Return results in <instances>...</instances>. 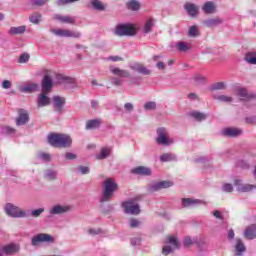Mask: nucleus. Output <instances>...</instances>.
Returning <instances> with one entry per match:
<instances>
[{
	"label": "nucleus",
	"instance_id": "nucleus-1",
	"mask_svg": "<svg viewBox=\"0 0 256 256\" xmlns=\"http://www.w3.org/2000/svg\"><path fill=\"white\" fill-rule=\"evenodd\" d=\"M53 89V77H51V70H46V74L42 79V93L38 96L37 107H47L51 105V98L47 96Z\"/></svg>",
	"mask_w": 256,
	"mask_h": 256
},
{
	"label": "nucleus",
	"instance_id": "nucleus-2",
	"mask_svg": "<svg viewBox=\"0 0 256 256\" xmlns=\"http://www.w3.org/2000/svg\"><path fill=\"white\" fill-rule=\"evenodd\" d=\"M47 139L52 147L67 149L73 145V139L68 134L51 133Z\"/></svg>",
	"mask_w": 256,
	"mask_h": 256
},
{
	"label": "nucleus",
	"instance_id": "nucleus-3",
	"mask_svg": "<svg viewBox=\"0 0 256 256\" xmlns=\"http://www.w3.org/2000/svg\"><path fill=\"white\" fill-rule=\"evenodd\" d=\"M119 189V185L115 182L113 178H107L103 182L102 197L100 198V203H107L110 199H113L115 191Z\"/></svg>",
	"mask_w": 256,
	"mask_h": 256
},
{
	"label": "nucleus",
	"instance_id": "nucleus-4",
	"mask_svg": "<svg viewBox=\"0 0 256 256\" xmlns=\"http://www.w3.org/2000/svg\"><path fill=\"white\" fill-rule=\"evenodd\" d=\"M114 33L118 37H133V35H136L137 30H135L132 24H118Z\"/></svg>",
	"mask_w": 256,
	"mask_h": 256
},
{
	"label": "nucleus",
	"instance_id": "nucleus-5",
	"mask_svg": "<svg viewBox=\"0 0 256 256\" xmlns=\"http://www.w3.org/2000/svg\"><path fill=\"white\" fill-rule=\"evenodd\" d=\"M157 138L156 143L158 145H163L164 147H169V145H173L175 140L173 138H169V131L166 128H158L157 129Z\"/></svg>",
	"mask_w": 256,
	"mask_h": 256
},
{
	"label": "nucleus",
	"instance_id": "nucleus-6",
	"mask_svg": "<svg viewBox=\"0 0 256 256\" xmlns=\"http://www.w3.org/2000/svg\"><path fill=\"white\" fill-rule=\"evenodd\" d=\"M4 209H5V213L9 217H13L14 219H21L23 217H27V213L25 212V210H22L21 208H19L18 206H15L12 203H7Z\"/></svg>",
	"mask_w": 256,
	"mask_h": 256
},
{
	"label": "nucleus",
	"instance_id": "nucleus-7",
	"mask_svg": "<svg viewBox=\"0 0 256 256\" xmlns=\"http://www.w3.org/2000/svg\"><path fill=\"white\" fill-rule=\"evenodd\" d=\"M121 207L124 209L126 215H139L141 213V208L134 199L122 202Z\"/></svg>",
	"mask_w": 256,
	"mask_h": 256
},
{
	"label": "nucleus",
	"instance_id": "nucleus-8",
	"mask_svg": "<svg viewBox=\"0 0 256 256\" xmlns=\"http://www.w3.org/2000/svg\"><path fill=\"white\" fill-rule=\"evenodd\" d=\"M50 33H53V35H56V37H71L72 39H80L81 38V32L79 31H71L69 29H50Z\"/></svg>",
	"mask_w": 256,
	"mask_h": 256
},
{
	"label": "nucleus",
	"instance_id": "nucleus-9",
	"mask_svg": "<svg viewBox=\"0 0 256 256\" xmlns=\"http://www.w3.org/2000/svg\"><path fill=\"white\" fill-rule=\"evenodd\" d=\"M40 243H55V238L51 234L40 233L32 237L31 246L37 247Z\"/></svg>",
	"mask_w": 256,
	"mask_h": 256
},
{
	"label": "nucleus",
	"instance_id": "nucleus-10",
	"mask_svg": "<svg viewBox=\"0 0 256 256\" xmlns=\"http://www.w3.org/2000/svg\"><path fill=\"white\" fill-rule=\"evenodd\" d=\"M166 246L163 247L162 253L163 255H169L170 253H173L174 249L179 248V240L175 236H169L166 239ZM171 245V246H169Z\"/></svg>",
	"mask_w": 256,
	"mask_h": 256
},
{
	"label": "nucleus",
	"instance_id": "nucleus-11",
	"mask_svg": "<svg viewBox=\"0 0 256 256\" xmlns=\"http://www.w3.org/2000/svg\"><path fill=\"white\" fill-rule=\"evenodd\" d=\"M52 19L53 21H58V23H63L66 25H75V23L77 22L75 16L71 15L54 14Z\"/></svg>",
	"mask_w": 256,
	"mask_h": 256
},
{
	"label": "nucleus",
	"instance_id": "nucleus-12",
	"mask_svg": "<svg viewBox=\"0 0 256 256\" xmlns=\"http://www.w3.org/2000/svg\"><path fill=\"white\" fill-rule=\"evenodd\" d=\"M71 209H73V208L69 205L57 204V205L52 206L49 209V215H51V216L64 215V213H69V211H71Z\"/></svg>",
	"mask_w": 256,
	"mask_h": 256
},
{
	"label": "nucleus",
	"instance_id": "nucleus-13",
	"mask_svg": "<svg viewBox=\"0 0 256 256\" xmlns=\"http://www.w3.org/2000/svg\"><path fill=\"white\" fill-rule=\"evenodd\" d=\"M26 123H29V112L24 109H19L18 117L16 118V125L21 127V125H26Z\"/></svg>",
	"mask_w": 256,
	"mask_h": 256
},
{
	"label": "nucleus",
	"instance_id": "nucleus-14",
	"mask_svg": "<svg viewBox=\"0 0 256 256\" xmlns=\"http://www.w3.org/2000/svg\"><path fill=\"white\" fill-rule=\"evenodd\" d=\"M184 10L189 17H197V15H199V6L191 2H186L184 4Z\"/></svg>",
	"mask_w": 256,
	"mask_h": 256
},
{
	"label": "nucleus",
	"instance_id": "nucleus-15",
	"mask_svg": "<svg viewBox=\"0 0 256 256\" xmlns=\"http://www.w3.org/2000/svg\"><path fill=\"white\" fill-rule=\"evenodd\" d=\"M236 95L240 97L242 101H251V99H256V94L247 92V89L245 88H238Z\"/></svg>",
	"mask_w": 256,
	"mask_h": 256
},
{
	"label": "nucleus",
	"instance_id": "nucleus-16",
	"mask_svg": "<svg viewBox=\"0 0 256 256\" xmlns=\"http://www.w3.org/2000/svg\"><path fill=\"white\" fill-rule=\"evenodd\" d=\"M244 238L248 241H253V239H256V224L249 225L244 230Z\"/></svg>",
	"mask_w": 256,
	"mask_h": 256
},
{
	"label": "nucleus",
	"instance_id": "nucleus-17",
	"mask_svg": "<svg viewBox=\"0 0 256 256\" xmlns=\"http://www.w3.org/2000/svg\"><path fill=\"white\" fill-rule=\"evenodd\" d=\"M131 173H133V175H141L142 177H149L151 176L152 171L150 168L146 166H138L136 168H133L131 170Z\"/></svg>",
	"mask_w": 256,
	"mask_h": 256
},
{
	"label": "nucleus",
	"instance_id": "nucleus-18",
	"mask_svg": "<svg viewBox=\"0 0 256 256\" xmlns=\"http://www.w3.org/2000/svg\"><path fill=\"white\" fill-rule=\"evenodd\" d=\"M222 135L224 137H239L240 135H243V130L239 128H225L222 130Z\"/></svg>",
	"mask_w": 256,
	"mask_h": 256
},
{
	"label": "nucleus",
	"instance_id": "nucleus-19",
	"mask_svg": "<svg viewBox=\"0 0 256 256\" xmlns=\"http://www.w3.org/2000/svg\"><path fill=\"white\" fill-rule=\"evenodd\" d=\"M2 254H6V255H15V253L19 252V245L18 244H8L5 246H2L1 248Z\"/></svg>",
	"mask_w": 256,
	"mask_h": 256
},
{
	"label": "nucleus",
	"instance_id": "nucleus-20",
	"mask_svg": "<svg viewBox=\"0 0 256 256\" xmlns=\"http://www.w3.org/2000/svg\"><path fill=\"white\" fill-rule=\"evenodd\" d=\"M235 249V255L236 256H243L245 252L247 251V247L245 246V243L241 238L236 239V244L234 246Z\"/></svg>",
	"mask_w": 256,
	"mask_h": 256
},
{
	"label": "nucleus",
	"instance_id": "nucleus-21",
	"mask_svg": "<svg viewBox=\"0 0 256 256\" xmlns=\"http://www.w3.org/2000/svg\"><path fill=\"white\" fill-rule=\"evenodd\" d=\"M53 101L55 111L61 113V111H63V107H65V97L54 96Z\"/></svg>",
	"mask_w": 256,
	"mask_h": 256
},
{
	"label": "nucleus",
	"instance_id": "nucleus-22",
	"mask_svg": "<svg viewBox=\"0 0 256 256\" xmlns=\"http://www.w3.org/2000/svg\"><path fill=\"white\" fill-rule=\"evenodd\" d=\"M183 207H195V205H205V201L192 198L182 199Z\"/></svg>",
	"mask_w": 256,
	"mask_h": 256
},
{
	"label": "nucleus",
	"instance_id": "nucleus-23",
	"mask_svg": "<svg viewBox=\"0 0 256 256\" xmlns=\"http://www.w3.org/2000/svg\"><path fill=\"white\" fill-rule=\"evenodd\" d=\"M110 73H112L116 77H121L122 79H127V77L130 76L129 71L114 66L110 67Z\"/></svg>",
	"mask_w": 256,
	"mask_h": 256
},
{
	"label": "nucleus",
	"instance_id": "nucleus-24",
	"mask_svg": "<svg viewBox=\"0 0 256 256\" xmlns=\"http://www.w3.org/2000/svg\"><path fill=\"white\" fill-rule=\"evenodd\" d=\"M110 73H112L116 77H121L122 79H127V77L130 76L129 71L114 66L110 67Z\"/></svg>",
	"mask_w": 256,
	"mask_h": 256
},
{
	"label": "nucleus",
	"instance_id": "nucleus-25",
	"mask_svg": "<svg viewBox=\"0 0 256 256\" xmlns=\"http://www.w3.org/2000/svg\"><path fill=\"white\" fill-rule=\"evenodd\" d=\"M202 11L206 13V15H213L217 11V5L215 2L208 1L202 6Z\"/></svg>",
	"mask_w": 256,
	"mask_h": 256
},
{
	"label": "nucleus",
	"instance_id": "nucleus-26",
	"mask_svg": "<svg viewBox=\"0 0 256 256\" xmlns=\"http://www.w3.org/2000/svg\"><path fill=\"white\" fill-rule=\"evenodd\" d=\"M130 67L133 71H136L141 75H151V70L147 69V67L143 66V64L135 63Z\"/></svg>",
	"mask_w": 256,
	"mask_h": 256
},
{
	"label": "nucleus",
	"instance_id": "nucleus-27",
	"mask_svg": "<svg viewBox=\"0 0 256 256\" xmlns=\"http://www.w3.org/2000/svg\"><path fill=\"white\" fill-rule=\"evenodd\" d=\"M25 31H27V26L22 25V26H12L9 30H8V35L11 36H15V35H23L25 33Z\"/></svg>",
	"mask_w": 256,
	"mask_h": 256
},
{
	"label": "nucleus",
	"instance_id": "nucleus-28",
	"mask_svg": "<svg viewBox=\"0 0 256 256\" xmlns=\"http://www.w3.org/2000/svg\"><path fill=\"white\" fill-rule=\"evenodd\" d=\"M126 9L129 11H139L141 9V2L139 0H128L126 2Z\"/></svg>",
	"mask_w": 256,
	"mask_h": 256
},
{
	"label": "nucleus",
	"instance_id": "nucleus-29",
	"mask_svg": "<svg viewBox=\"0 0 256 256\" xmlns=\"http://www.w3.org/2000/svg\"><path fill=\"white\" fill-rule=\"evenodd\" d=\"M39 89V84L37 83H28L24 87L20 88L22 93H35Z\"/></svg>",
	"mask_w": 256,
	"mask_h": 256
},
{
	"label": "nucleus",
	"instance_id": "nucleus-30",
	"mask_svg": "<svg viewBox=\"0 0 256 256\" xmlns=\"http://www.w3.org/2000/svg\"><path fill=\"white\" fill-rule=\"evenodd\" d=\"M223 24V18H211L204 21L206 27H218V25Z\"/></svg>",
	"mask_w": 256,
	"mask_h": 256
},
{
	"label": "nucleus",
	"instance_id": "nucleus-31",
	"mask_svg": "<svg viewBox=\"0 0 256 256\" xmlns=\"http://www.w3.org/2000/svg\"><path fill=\"white\" fill-rule=\"evenodd\" d=\"M191 43L189 42H178L176 44V50L179 51L180 53H187V51H191Z\"/></svg>",
	"mask_w": 256,
	"mask_h": 256
},
{
	"label": "nucleus",
	"instance_id": "nucleus-32",
	"mask_svg": "<svg viewBox=\"0 0 256 256\" xmlns=\"http://www.w3.org/2000/svg\"><path fill=\"white\" fill-rule=\"evenodd\" d=\"M90 4L95 11H105L107 9V5L104 4L101 0H91Z\"/></svg>",
	"mask_w": 256,
	"mask_h": 256
},
{
	"label": "nucleus",
	"instance_id": "nucleus-33",
	"mask_svg": "<svg viewBox=\"0 0 256 256\" xmlns=\"http://www.w3.org/2000/svg\"><path fill=\"white\" fill-rule=\"evenodd\" d=\"M99 127H101V120L99 119H92L86 122V129L88 131H91L92 129H99Z\"/></svg>",
	"mask_w": 256,
	"mask_h": 256
},
{
	"label": "nucleus",
	"instance_id": "nucleus-34",
	"mask_svg": "<svg viewBox=\"0 0 256 256\" xmlns=\"http://www.w3.org/2000/svg\"><path fill=\"white\" fill-rule=\"evenodd\" d=\"M42 15L39 12H34L29 16L30 23H33V25H39L41 23Z\"/></svg>",
	"mask_w": 256,
	"mask_h": 256
},
{
	"label": "nucleus",
	"instance_id": "nucleus-35",
	"mask_svg": "<svg viewBox=\"0 0 256 256\" xmlns=\"http://www.w3.org/2000/svg\"><path fill=\"white\" fill-rule=\"evenodd\" d=\"M109 155H111V149L102 148L100 153L96 155V159H98V161H102L103 159H107Z\"/></svg>",
	"mask_w": 256,
	"mask_h": 256
},
{
	"label": "nucleus",
	"instance_id": "nucleus-36",
	"mask_svg": "<svg viewBox=\"0 0 256 256\" xmlns=\"http://www.w3.org/2000/svg\"><path fill=\"white\" fill-rule=\"evenodd\" d=\"M190 117H192L196 121H205V119H207V114L198 112V111H194V112L190 113Z\"/></svg>",
	"mask_w": 256,
	"mask_h": 256
},
{
	"label": "nucleus",
	"instance_id": "nucleus-37",
	"mask_svg": "<svg viewBox=\"0 0 256 256\" xmlns=\"http://www.w3.org/2000/svg\"><path fill=\"white\" fill-rule=\"evenodd\" d=\"M214 99L220 103H233V97L227 95H215Z\"/></svg>",
	"mask_w": 256,
	"mask_h": 256
},
{
	"label": "nucleus",
	"instance_id": "nucleus-38",
	"mask_svg": "<svg viewBox=\"0 0 256 256\" xmlns=\"http://www.w3.org/2000/svg\"><path fill=\"white\" fill-rule=\"evenodd\" d=\"M154 23H153V19L149 18L146 23L144 24V28H143V33L147 34V33H151V31H153V27H154Z\"/></svg>",
	"mask_w": 256,
	"mask_h": 256
},
{
	"label": "nucleus",
	"instance_id": "nucleus-39",
	"mask_svg": "<svg viewBox=\"0 0 256 256\" xmlns=\"http://www.w3.org/2000/svg\"><path fill=\"white\" fill-rule=\"evenodd\" d=\"M193 81L196 85H205V83H207V78L201 74H196L193 76Z\"/></svg>",
	"mask_w": 256,
	"mask_h": 256
},
{
	"label": "nucleus",
	"instance_id": "nucleus-40",
	"mask_svg": "<svg viewBox=\"0 0 256 256\" xmlns=\"http://www.w3.org/2000/svg\"><path fill=\"white\" fill-rule=\"evenodd\" d=\"M175 159V154L172 153H165L160 156V161H162V163H167L168 161H175Z\"/></svg>",
	"mask_w": 256,
	"mask_h": 256
},
{
	"label": "nucleus",
	"instance_id": "nucleus-41",
	"mask_svg": "<svg viewBox=\"0 0 256 256\" xmlns=\"http://www.w3.org/2000/svg\"><path fill=\"white\" fill-rule=\"evenodd\" d=\"M45 178L49 181H55V179H57V171L51 169L46 170Z\"/></svg>",
	"mask_w": 256,
	"mask_h": 256
},
{
	"label": "nucleus",
	"instance_id": "nucleus-42",
	"mask_svg": "<svg viewBox=\"0 0 256 256\" xmlns=\"http://www.w3.org/2000/svg\"><path fill=\"white\" fill-rule=\"evenodd\" d=\"M253 189H256V185L244 184L243 187L238 188V191L240 193H249V191H253Z\"/></svg>",
	"mask_w": 256,
	"mask_h": 256
},
{
	"label": "nucleus",
	"instance_id": "nucleus-43",
	"mask_svg": "<svg viewBox=\"0 0 256 256\" xmlns=\"http://www.w3.org/2000/svg\"><path fill=\"white\" fill-rule=\"evenodd\" d=\"M195 243H196L195 238H191L190 236H185L184 237V240H183V246L184 247L189 248V247L195 245Z\"/></svg>",
	"mask_w": 256,
	"mask_h": 256
},
{
	"label": "nucleus",
	"instance_id": "nucleus-44",
	"mask_svg": "<svg viewBox=\"0 0 256 256\" xmlns=\"http://www.w3.org/2000/svg\"><path fill=\"white\" fill-rule=\"evenodd\" d=\"M188 37H199V27L197 26H191L188 30Z\"/></svg>",
	"mask_w": 256,
	"mask_h": 256
},
{
	"label": "nucleus",
	"instance_id": "nucleus-45",
	"mask_svg": "<svg viewBox=\"0 0 256 256\" xmlns=\"http://www.w3.org/2000/svg\"><path fill=\"white\" fill-rule=\"evenodd\" d=\"M32 7H45L49 0H30Z\"/></svg>",
	"mask_w": 256,
	"mask_h": 256
},
{
	"label": "nucleus",
	"instance_id": "nucleus-46",
	"mask_svg": "<svg viewBox=\"0 0 256 256\" xmlns=\"http://www.w3.org/2000/svg\"><path fill=\"white\" fill-rule=\"evenodd\" d=\"M157 109V103L154 101H149L144 104L145 111H155Z\"/></svg>",
	"mask_w": 256,
	"mask_h": 256
},
{
	"label": "nucleus",
	"instance_id": "nucleus-47",
	"mask_svg": "<svg viewBox=\"0 0 256 256\" xmlns=\"http://www.w3.org/2000/svg\"><path fill=\"white\" fill-rule=\"evenodd\" d=\"M43 213H45V208H38V209H34L30 212V215L32 217H34L35 219H37L38 217H41V215H43Z\"/></svg>",
	"mask_w": 256,
	"mask_h": 256
},
{
	"label": "nucleus",
	"instance_id": "nucleus-48",
	"mask_svg": "<svg viewBox=\"0 0 256 256\" xmlns=\"http://www.w3.org/2000/svg\"><path fill=\"white\" fill-rule=\"evenodd\" d=\"M57 79L59 81L64 82V83H69L70 85H73V83H75V78L66 77V76H63V75H57Z\"/></svg>",
	"mask_w": 256,
	"mask_h": 256
},
{
	"label": "nucleus",
	"instance_id": "nucleus-49",
	"mask_svg": "<svg viewBox=\"0 0 256 256\" xmlns=\"http://www.w3.org/2000/svg\"><path fill=\"white\" fill-rule=\"evenodd\" d=\"M253 55V52H248L245 57V60L247 61V63H250V65H256V56Z\"/></svg>",
	"mask_w": 256,
	"mask_h": 256
},
{
	"label": "nucleus",
	"instance_id": "nucleus-50",
	"mask_svg": "<svg viewBox=\"0 0 256 256\" xmlns=\"http://www.w3.org/2000/svg\"><path fill=\"white\" fill-rule=\"evenodd\" d=\"M225 89V83L216 82L211 86V91H223Z\"/></svg>",
	"mask_w": 256,
	"mask_h": 256
},
{
	"label": "nucleus",
	"instance_id": "nucleus-51",
	"mask_svg": "<svg viewBox=\"0 0 256 256\" xmlns=\"http://www.w3.org/2000/svg\"><path fill=\"white\" fill-rule=\"evenodd\" d=\"M78 173H80V175H89V173L91 172V169L88 166H78L77 168Z\"/></svg>",
	"mask_w": 256,
	"mask_h": 256
},
{
	"label": "nucleus",
	"instance_id": "nucleus-52",
	"mask_svg": "<svg viewBox=\"0 0 256 256\" xmlns=\"http://www.w3.org/2000/svg\"><path fill=\"white\" fill-rule=\"evenodd\" d=\"M148 191L149 193H155L157 191H161V185L159 184V182H156L154 184H151L149 187H148Z\"/></svg>",
	"mask_w": 256,
	"mask_h": 256
},
{
	"label": "nucleus",
	"instance_id": "nucleus-53",
	"mask_svg": "<svg viewBox=\"0 0 256 256\" xmlns=\"http://www.w3.org/2000/svg\"><path fill=\"white\" fill-rule=\"evenodd\" d=\"M15 133V128L11 126L2 127V135H13Z\"/></svg>",
	"mask_w": 256,
	"mask_h": 256
},
{
	"label": "nucleus",
	"instance_id": "nucleus-54",
	"mask_svg": "<svg viewBox=\"0 0 256 256\" xmlns=\"http://www.w3.org/2000/svg\"><path fill=\"white\" fill-rule=\"evenodd\" d=\"M77 1L79 0H56V5H58V7H63L71 3H77Z\"/></svg>",
	"mask_w": 256,
	"mask_h": 256
},
{
	"label": "nucleus",
	"instance_id": "nucleus-55",
	"mask_svg": "<svg viewBox=\"0 0 256 256\" xmlns=\"http://www.w3.org/2000/svg\"><path fill=\"white\" fill-rule=\"evenodd\" d=\"M222 191H224V193H233V184H230V183L223 184Z\"/></svg>",
	"mask_w": 256,
	"mask_h": 256
},
{
	"label": "nucleus",
	"instance_id": "nucleus-56",
	"mask_svg": "<svg viewBox=\"0 0 256 256\" xmlns=\"http://www.w3.org/2000/svg\"><path fill=\"white\" fill-rule=\"evenodd\" d=\"M111 83L115 87H121V85H123V79L117 78V77H112L111 78Z\"/></svg>",
	"mask_w": 256,
	"mask_h": 256
},
{
	"label": "nucleus",
	"instance_id": "nucleus-57",
	"mask_svg": "<svg viewBox=\"0 0 256 256\" xmlns=\"http://www.w3.org/2000/svg\"><path fill=\"white\" fill-rule=\"evenodd\" d=\"M160 189H169V187H173V182L171 181H160Z\"/></svg>",
	"mask_w": 256,
	"mask_h": 256
},
{
	"label": "nucleus",
	"instance_id": "nucleus-58",
	"mask_svg": "<svg viewBox=\"0 0 256 256\" xmlns=\"http://www.w3.org/2000/svg\"><path fill=\"white\" fill-rule=\"evenodd\" d=\"M141 226V221L135 219V218H131L130 219V227L132 229H137V227H140Z\"/></svg>",
	"mask_w": 256,
	"mask_h": 256
},
{
	"label": "nucleus",
	"instance_id": "nucleus-59",
	"mask_svg": "<svg viewBox=\"0 0 256 256\" xmlns=\"http://www.w3.org/2000/svg\"><path fill=\"white\" fill-rule=\"evenodd\" d=\"M39 159H42V161H51V154L41 152L38 154Z\"/></svg>",
	"mask_w": 256,
	"mask_h": 256
},
{
	"label": "nucleus",
	"instance_id": "nucleus-60",
	"mask_svg": "<svg viewBox=\"0 0 256 256\" xmlns=\"http://www.w3.org/2000/svg\"><path fill=\"white\" fill-rule=\"evenodd\" d=\"M29 59H30L29 54H27V53L21 54L18 59V63H27L29 61Z\"/></svg>",
	"mask_w": 256,
	"mask_h": 256
},
{
	"label": "nucleus",
	"instance_id": "nucleus-61",
	"mask_svg": "<svg viewBox=\"0 0 256 256\" xmlns=\"http://www.w3.org/2000/svg\"><path fill=\"white\" fill-rule=\"evenodd\" d=\"M89 235H101L103 233V230L101 228H90L88 230Z\"/></svg>",
	"mask_w": 256,
	"mask_h": 256
},
{
	"label": "nucleus",
	"instance_id": "nucleus-62",
	"mask_svg": "<svg viewBox=\"0 0 256 256\" xmlns=\"http://www.w3.org/2000/svg\"><path fill=\"white\" fill-rule=\"evenodd\" d=\"M213 217H215L216 219H219L220 221H223V219H225V217L223 216V214H221V211L219 210H215L212 213Z\"/></svg>",
	"mask_w": 256,
	"mask_h": 256
},
{
	"label": "nucleus",
	"instance_id": "nucleus-63",
	"mask_svg": "<svg viewBox=\"0 0 256 256\" xmlns=\"http://www.w3.org/2000/svg\"><path fill=\"white\" fill-rule=\"evenodd\" d=\"M65 159H67L68 161H73V160L77 159V154L67 152L65 154Z\"/></svg>",
	"mask_w": 256,
	"mask_h": 256
},
{
	"label": "nucleus",
	"instance_id": "nucleus-64",
	"mask_svg": "<svg viewBox=\"0 0 256 256\" xmlns=\"http://www.w3.org/2000/svg\"><path fill=\"white\" fill-rule=\"evenodd\" d=\"M2 89H11L12 84L9 80H4L1 84Z\"/></svg>",
	"mask_w": 256,
	"mask_h": 256
}]
</instances>
